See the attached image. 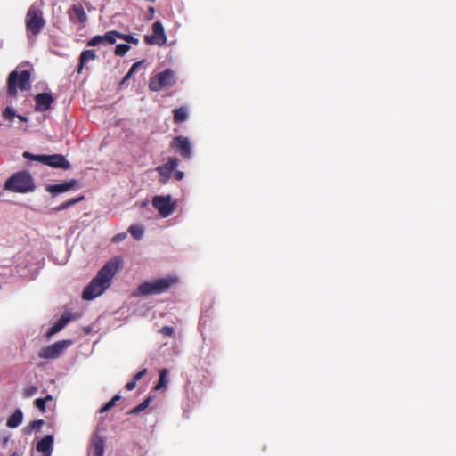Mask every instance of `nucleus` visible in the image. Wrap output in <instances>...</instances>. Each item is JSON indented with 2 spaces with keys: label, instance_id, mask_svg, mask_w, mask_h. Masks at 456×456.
<instances>
[{
  "label": "nucleus",
  "instance_id": "1",
  "mask_svg": "<svg viewBox=\"0 0 456 456\" xmlns=\"http://www.w3.org/2000/svg\"><path fill=\"white\" fill-rule=\"evenodd\" d=\"M122 264L120 257L109 260L97 273L96 276L85 288L82 297L92 300L101 296L110 286Z\"/></svg>",
  "mask_w": 456,
  "mask_h": 456
},
{
  "label": "nucleus",
  "instance_id": "2",
  "mask_svg": "<svg viewBox=\"0 0 456 456\" xmlns=\"http://www.w3.org/2000/svg\"><path fill=\"white\" fill-rule=\"evenodd\" d=\"M31 86V72L29 70H12L7 77V95L14 99L18 95V90L26 91Z\"/></svg>",
  "mask_w": 456,
  "mask_h": 456
},
{
  "label": "nucleus",
  "instance_id": "3",
  "mask_svg": "<svg viewBox=\"0 0 456 456\" xmlns=\"http://www.w3.org/2000/svg\"><path fill=\"white\" fill-rule=\"evenodd\" d=\"M4 189L20 193L32 191L35 189L33 179L27 171L12 175L4 183Z\"/></svg>",
  "mask_w": 456,
  "mask_h": 456
},
{
  "label": "nucleus",
  "instance_id": "4",
  "mask_svg": "<svg viewBox=\"0 0 456 456\" xmlns=\"http://www.w3.org/2000/svg\"><path fill=\"white\" fill-rule=\"evenodd\" d=\"M176 282L175 278L158 279L152 282L146 281L140 284L134 291V296H148L161 294L169 289L172 284Z\"/></svg>",
  "mask_w": 456,
  "mask_h": 456
},
{
  "label": "nucleus",
  "instance_id": "5",
  "mask_svg": "<svg viewBox=\"0 0 456 456\" xmlns=\"http://www.w3.org/2000/svg\"><path fill=\"white\" fill-rule=\"evenodd\" d=\"M26 28L33 35H37L45 27V21L43 18L42 11L31 6L26 14Z\"/></svg>",
  "mask_w": 456,
  "mask_h": 456
},
{
  "label": "nucleus",
  "instance_id": "6",
  "mask_svg": "<svg viewBox=\"0 0 456 456\" xmlns=\"http://www.w3.org/2000/svg\"><path fill=\"white\" fill-rule=\"evenodd\" d=\"M71 340H60L50 346L41 348L37 355L41 359L53 360L59 358L65 349L71 346Z\"/></svg>",
  "mask_w": 456,
  "mask_h": 456
},
{
  "label": "nucleus",
  "instance_id": "7",
  "mask_svg": "<svg viewBox=\"0 0 456 456\" xmlns=\"http://www.w3.org/2000/svg\"><path fill=\"white\" fill-rule=\"evenodd\" d=\"M175 82V73L172 69H167L156 76L151 77L149 88L152 92H159L161 89L170 86Z\"/></svg>",
  "mask_w": 456,
  "mask_h": 456
},
{
  "label": "nucleus",
  "instance_id": "8",
  "mask_svg": "<svg viewBox=\"0 0 456 456\" xmlns=\"http://www.w3.org/2000/svg\"><path fill=\"white\" fill-rule=\"evenodd\" d=\"M33 160H37L44 165L61 168L64 170H68L70 168L69 162L66 159L63 155L61 154H53V155H37L33 156Z\"/></svg>",
  "mask_w": 456,
  "mask_h": 456
},
{
  "label": "nucleus",
  "instance_id": "9",
  "mask_svg": "<svg viewBox=\"0 0 456 456\" xmlns=\"http://www.w3.org/2000/svg\"><path fill=\"white\" fill-rule=\"evenodd\" d=\"M179 165V159L176 157H169L167 162L157 167L156 170L159 175V181L161 184H167L172 176L173 172Z\"/></svg>",
  "mask_w": 456,
  "mask_h": 456
},
{
  "label": "nucleus",
  "instance_id": "10",
  "mask_svg": "<svg viewBox=\"0 0 456 456\" xmlns=\"http://www.w3.org/2000/svg\"><path fill=\"white\" fill-rule=\"evenodd\" d=\"M152 34L145 35L144 41L149 45H157L162 46L167 43V37L163 24L160 21H155L152 24Z\"/></svg>",
  "mask_w": 456,
  "mask_h": 456
},
{
  "label": "nucleus",
  "instance_id": "11",
  "mask_svg": "<svg viewBox=\"0 0 456 456\" xmlns=\"http://www.w3.org/2000/svg\"><path fill=\"white\" fill-rule=\"evenodd\" d=\"M170 147L175 149L183 159H191L192 156L191 146L188 137L183 135L174 137L170 142Z\"/></svg>",
  "mask_w": 456,
  "mask_h": 456
},
{
  "label": "nucleus",
  "instance_id": "12",
  "mask_svg": "<svg viewBox=\"0 0 456 456\" xmlns=\"http://www.w3.org/2000/svg\"><path fill=\"white\" fill-rule=\"evenodd\" d=\"M152 206L159 210L162 217L169 216L175 208L171 196H155L152 200Z\"/></svg>",
  "mask_w": 456,
  "mask_h": 456
},
{
  "label": "nucleus",
  "instance_id": "13",
  "mask_svg": "<svg viewBox=\"0 0 456 456\" xmlns=\"http://www.w3.org/2000/svg\"><path fill=\"white\" fill-rule=\"evenodd\" d=\"M77 313H64L60 319L47 330L46 337L49 338L61 330L70 321L77 319Z\"/></svg>",
  "mask_w": 456,
  "mask_h": 456
},
{
  "label": "nucleus",
  "instance_id": "14",
  "mask_svg": "<svg viewBox=\"0 0 456 456\" xmlns=\"http://www.w3.org/2000/svg\"><path fill=\"white\" fill-rule=\"evenodd\" d=\"M53 102V97L50 93H39L35 96V110L45 112L48 110Z\"/></svg>",
  "mask_w": 456,
  "mask_h": 456
},
{
  "label": "nucleus",
  "instance_id": "15",
  "mask_svg": "<svg viewBox=\"0 0 456 456\" xmlns=\"http://www.w3.org/2000/svg\"><path fill=\"white\" fill-rule=\"evenodd\" d=\"M53 444V436L46 435L37 444V450L42 452L44 456H51Z\"/></svg>",
  "mask_w": 456,
  "mask_h": 456
},
{
  "label": "nucleus",
  "instance_id": "16",
  "mask_svg": "<svg viewBox=\"0 0 456 456\" xmlns=\"http://www.w3.org/2000/svg\"><path fill=\"white\" fill-rule=\"evenodd\" d=\"M77 183V181L71 179L63 183L51 184L46 187L47 191L51 193H61L74 188Z\"/></svg>",
  "mask_w": 456,
  "mask_h": 456
},
{
  "label": "nucleus",
  "instance_id": "17",
  "mask_svg": "<svg viewBox=\"0 0 456 456\" xmlns=\"http://www.w3.org/2000/svg\"><path fill=\"white\" fill-rule=\"evenodd\" d=\"M73 15H75L77 20L79 23H85L87 20V15L81 4L72 5L70 11L69 12V20L74 22L75 20Z\"/></svg>",
  "mask_w": 456,
  "mask_h": 456
},
{
  "label": "nucleus",
  "instance_id": "18",
  "mask_svg": "<svg viewBox=\"0 0 456 456\" xmlns=\"http://www.w3.org/2000/svg\"><path fill=\"white\" fill-rule=\"evenodd\" d=\"M97 58L94 50H85L81 53L79 56V63L77 66V73L80 74L85 67V65L89 61H94Z\"/></svg>",
  "mask_w": 456,
  "mask_h": 456
},
{
  "label": "nucleus",
  "instance_id": "19",
  "mask_svg": "<svg viewBox=\"0 0 456 456\" xmlns=\"http://www.w3.org/2000/svg\"><path fill=\"white\" fill-rule=\"evenodd\" d=\"M22 420H23V412L20 409H17L8 418L6 426L10 428H15L21 424Z\"/></svg>",
  "mask_w": 456,
  "mask_h": 456
},
{
  "label": "nucleus",
  "instance_id": "20",
  "mask_svg": "<svg viewBox=\"0 0 456 456\" xmlns=\"http://www.w3.org/2000/svg\"><path fill=\"white\" fill-rule=\"evenodd\" d=\"M92 449L94 456H103L104 440L101 436H95L92 441Z\"/></svg>",
  "mask_w": 456,
  "mask_h": 456
},
{
  "label": "nucleus",
  "instance_id": "21",
  "mask_svg": "<svg viewBox=\"0 0 456 456\" xmlns=\"http://www.w3.org/2000/svg\"><path fill=\"white\" fill-rule=\"evenodd\" d=\"M45 421L43 419H37L31 421L28 426L23 428L24 435H31L33 431H38L44 426Z\"/></svg>",
  "mask_w": 456,
  "mask_h": 456
},
{
  "label": "nucleus",
  "instance_id": "22",
  "mask_svg": "<svg viewBox=\"0 0 456 456\" xmlns=\"http://www.w3.org/2000/svg\"><path fill=\"white\" fill-rule=\"evenodd\" d=\"M188 118V112L186 108L180 107L174 110V122L180 124L184 122Z\"/></svg>",
  "mask_w": 456,
  "mask_h": 456
},
{
  "label": "nucleus",
  "instance_id": "23",
  "mask_svg": "<svg viewBox=\"0 0 456 456\" xmlns=\"http://www.w3.org/2000/svg\"><path fill=\"white\" fill-rule=\"evenodd\" d=\"M167 374H168L167 369H161L159 370V379L157 385L155 386L156 390H160L167 387V385L168 383Z\"/></svg>",
  "mask_w": 456,
  "mask_h": 456
},
{
  "label": "nucleus",
  "instance_id": "24",
  "mask_svg": "<svg viewBox=\"0 0 456 456\" xmlns=\"http://www.w3.org/2000/svg\"><path fill=\"white\" fill-rule=\"evenodd\" d=\"M84 200V196H80V197H77V198H75V199H72V200H69L68 201H65L63 202L62 204H61L60 206L58 207H55L54 208H53V210L54 212H60V211H62L64 209H67L68 208L80 202L81 200Z\"/></svg>",
  "mask_w": 456,
  "mask_h": 456
},
{
  "label": "nucleus",
  "instance_id": "25",
  "mask_svg": "<svg viewBox=\"0 0 456 456\" xmlns=\"http://www.w3.org/2000/svg\"><path fill=\"white\" fill-rule=\"evenodd\" d=\"M128 232L135 240H140L143 235V228L141 225H131Z\"/></svg>",
  "mask_w": 456,
  "mask_h": 456
},
{
  "label": "nucleus",
  "instance_id": "26",
  "mask_svg": "<svg viewBox=\"0 0 456 456\" xmlns=\"http://www.w3.org/2000/svg\"><path fill=\"white\" fill-rule=\"evenodd\" d=\"M151 401V398L150 396H148L146 399L143 400V402H142L140 404H138L136 407H134V409H132L130 411V414H138L140 413L141 411H144L146 408H148L150 403Z\"/></svg>",
  "mask_w": 456,
  "mask_h": 456
},
{
  "label": "nucleus",
  "instance_id": "27",
  "mask_svg": "<svg viewBox=\"0 0 456 456\" xmlns=\"http://www.w3.org/2000/svg\"><path fill=\"white\" fill-rule=\"evenodd\" d=\"M119 36H120V32H118L117 30L108 31L104 35L105 43L112 45L116 42L117 38H119Z\"/></svg>",
  "mask_w": 456,
  "mask_h": 456
},
{
  "label": "nucleus",
  "instance_id": "28",
  "mask_svg": "<svg viewBox=\"0 0 456 456\" xmlns=\"http://www.w3.org/2000/svg\"><path fill=\"white\" fill-rule=\"evenodd\" d=\"M120 398L121 396L119 395H114L110 401H109L99 410V413H104L110 411L116 404V402L120 400Z\"/></svg>",
  "mask_w": 456,
  "mask_h": 456
},
{
  "label": "nucleus",
  "instance_id": "29",
  "mask_svg": "<svg viewBox=\"0 0 456 456\" xmlns=\"http://www.w3.org/2000/svg\"><path fill=\"white\" fill-rule=\"evenodd\" d=\"M130 45H126V44H118L116 45V48H115V55L117 56H124L126 54V53L130 50Z\"/></svg>",
  "mask_w": 456,
  "mask_h": 456
},
{
  "label": "nucleus",
  "instance_id": "30",
  "mask_svg": "<svg viewBox=\"0 0 456 456\" xmlns=\"http://www.w3.org/2000/svg\"><path fill=\"white\" fill-rule=\"evenodd\" d=\"M105 43L104 35H97L92 37L90 40L87 41L88 46H96L98 45Z\"/></svg>",
  "mask_w": 456,
  "mask_h": 456
},
{
  "label": "nucleus",
  "instance_id": "31",
  "mask_svg": "<svg viewBox=\"0 0 456 456\" xmlns=\"http://www.w3.org/2000/svg\"><path fill=\"white\" fill-rule=\"evenodd\" d=\"M16 117V113L11 107H6L3 111V118L6 120L12 121Z\"/></svg>",
  "mask_w": 456,
  "mask_h": 456
},
{
  "label": "nucleus",
  "instance_id": "32",
  "mask_svg": "<svg viewBox=\"0 0 456 456\" xmlns=\"http://www.w3.org/2000/svg\"><path fill=\"white\" fill-rule=\"evenodd\" d=\"M37 391L36 386H28L23 389V397L29 398L33 396Z\"/></svg>",
  "mask_w": 456,
  "mask_h": 456
},
{
  "label": "nucleus",
  "instance_id": "33",
  "mask_svg": "<svg viewBox=\"0 0 456 456\" xmlns=\"http://www.w3.org/2000/svg\"><path fill=\"white\" fill-rule=\"evenodd\" d=\"M174 332V328L170 326H164L159 330V333L167 337H172Z\"/></svg>",
  "mask_w": 456,
  "mask_h": 456
},
{
  "label": "nucleus",
  "instance_id": "34",
  "mask_svg": "<svg viewBox=\"0 0 456 456\" xmlns=\"http://www.w3.org/2000/svg\"><path fill=\"white\" fill-rule=\"evenodd\" d=\"M45 400H42V398H37L35 400V405L41 412L45 411Z\"/></svg>",
  "mask_w": 456,
  "mask_h": 456
},
{
  "label": "nucleus",
  "instance_id": "35",
  "mask_svg": "<svg viewBox=\"0 0 456 456\" xmlns=\"http://www.w3.org/2000/svg\"><path fill=\"white\" fill-rule=\"evenodd\" d=\"M144 63H145L144 60L134 62L132 65V67L130 68V74L135 73L140 68L144 66Z\"/></svg>",
  "mask_w": 456,
  "mask_h": 456
},
{
  "label": "nucleus",
  "instance_id": "36",
  "mask_svg": "<svg viewBox=\"0 0 456 456\" xmlns=\"http://www.w3.org/2000/svg\"><path fill=\"white\" fill-rule=\"evenodd\" d=\"M144 63H145L144 60L134 62L132 65V67L130 68V74L135 73L140 68L144 66Z\"/></svg>",
  "mask_w": 456,
  "mask_h": 456
},
{
  "label": "nucleus",
  "instance_id": "37",
  "mask_svg": "<svg viewBox=\"0 0 456 456\" xmlns=\"http://www.w3.org/2000/svg\"><path fill=\"white\" fill-rule=\"evenodd\" d=\"M208 326V319L206 315H201L199 321V327L201 331L207 329Z\"/></svg>",
  "mask_w": 456,
  "mask_h": 456
},
{
  "label": "nucleus",
  "instance_id": "38",
  "mask_svg": "<svg viewBox=\"0 0 456 456\" xmlns=\"http://www.w3.org/2000/svg\"><path fill=\"white\" fill-rule=\"evenodd\" d=\"M126 238V232H121V233L116 234L112 238L111 240H112V242L118 243V242L124 240Z\"/></svg>",
  "mask_w": 456,
  "mask_h": 456
},
{
  "label": "nucleus",
  "instance_id": "39",
  "mask_svg": "<svg viewBox=\"0 0 456 456\" xmlns=\"http://www.w3.org/2000/svg\"><path fill=\"white\" fill-rule=\"evenodd\" d=\"M146 373H147V369H146V368H144V369H142L141 371H139L138 373H136V374L134 376L133 379H134V381H136V382H137V381H138V380H140V379H142V378Z\"/></svg>",
  "mask_w": 456,
  "mask_h": 456
},
{
  "label": "nucleus",
  "instance_id": "40",
  "mask_svg": "<svg viewBox=\"0 0 456 456\" xmlns=\"http://www.w3.org/2000/svg\"><path fill=\"white\" fill-rule=\"evenodd\" d=\"M173 173H174L175 179L178 180V181L182 180L184 176L183 172L180 171V170H175Z\"/></svg>",
  "mask_w": 456,
  "mask_h": 456
},
{
  "label": "nucleus",
  "instance_id": "41",
  "mask_svg": "<svg viewBox=\"0 0 456 456\" xmlns=\"http://www.w3.org/2000/svg\"><path fill=\"white\" fill-rule=\"evenodd\" d=\"M135 387H136V381H134V379H132L131 381H129L126 384V389L128 391L134 389Z\"/></svg>",
  "mask_w": 456,
  "mask_h": 456
},
{
  "label": "nucleus",
  "instance_id": "42",
  "mask_svg": "<svg viewBox=\"0 0 456 456\" xmlns=\"http://www.w3.org/2000/svg\"><path fill=\"white\" fill-rule=\"evenodd\" d=\"M132 37L133 36L130 35V34H123V33L120 32L119 39H122V40L129 43L131 38H132Z\"/></svg>",
  "mask_w": 456,
  "mask_h": 456
},
{
  "label": "nucleus",
  "instance_id": "43",
  "mask_svg": "<svg viewBox=\"0 0 456 456\" xmlns=\"http://www.w3.org/2000/svg\"><path fill=\"white\" fill-rule=\"evenodd\" d=\"M133 76V74H130V70L126 73V75L124 77V78L120 82V86H124L126 81Z\"/></svg>",
  "mask_w": 456,
  "mask_h": 456
},
{
  "label": "nucleus",
  "instance_id": "44",
  "mask_svg": "<svg viewBox=\"0 0 456 456\" xmlns=\"http://www.w3.org/2000/svg\"><path fill=\"white\" fill-rule=\"evenodd\" d=\"M33 156H34L33 154H31V153L28 152V151H25L23 153V157L26 158V159H33Z\"/></svg>",
  "mask_w": 456,
  "mask_h": 456
},
{
  "label": "nucleus",
  "instance_id": "45",
  "mask_svg": "<svg viewBox=\"0 0 456 456\" xmlns=\"http://www.w3.org/2000/svg\"><path fill=\"white\" fill-rule=\"evenodd\" d=\"M129 43H130V44H134V45H138V43H139V40H138V38H136V37H134L133 36Z\"/></svg>",
  "mask_w": 456,
  "mask_h": 456
},
{
  "label": "nucleus",
  "instance_id": "46",
  "mask_svg": "<svg viewBox=\"0 0 456 456\" xmlns=\"http://www.w3.org/2000/svg\"><path fill=\"white\" fill-rule=\"evenodd\" d=\"M16 117L19 118V120L22 121V122H27L28 121V118L24 117V116H21V115H16Z\"/></svg>",
  "mask_w": 456,
  "mask_h": 456
},
{
  "label": "nucleus",
  "instance_id": "47",
  "mask_svg": "<svg viewBox=\"0 0 456 456\" xmlns=\"http://www.w3.org/2000/svg\"><path fill=\"white\" fill-rule=\"evenodd\" d=\"M42 400H45V403H46L48 401H52L53 400V396L48 395L45 397L42 398Z\"/></svg>",
  "mask_w": 456,
  "mask_h": 456
},
{
  "label": "nucleus",
  "instance_id": "48",
  "mask_svg": "<svg viewBox=\"0 0 456 456\" xmlns=\"http://www.w3.org/2000/svg\"><path fill=\"white\" fill-rule=\"evenodd\" d=\"M11 456H19L17 452H13Z\"/></svg>",
  "mask_w": 456,
  "mask_h": 456
}]
</instances>
